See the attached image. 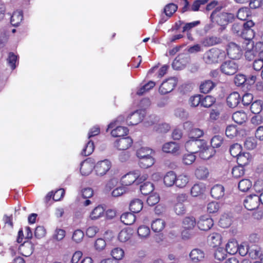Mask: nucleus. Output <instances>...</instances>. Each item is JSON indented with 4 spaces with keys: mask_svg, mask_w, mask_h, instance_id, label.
<instances>
[{
    "mask_svg": "<svg viewBox=\"0 0 263 263\" xmlns=\"http://www.w3.org/2000/svg\"><path fill=\"white\" fill-rule=\"evenodd\" d=\"M226 56V53L223 50L213 48L203 54V60L207 64H213L222 60Z\"/></svg>",
    "mask_w": 263,
    "mask_h": 263,
    "instance_id": "nucleus-1",
    "label": "nucleus"
},
{
    "mask_svg": "<svg viewBox=\"0 0 263 263\" xmlns=\"http://www.w3.org/2000/svg\"><path fill=\"white\" fill-rule=\"evenodd\" d=\"M189 181V178L187 176L185 175H180L176 176L175 185L179 188L184 187Z\"/></svg>",
    "mask_w": 263,
    "mask_h": 263,
    "instance_id": "nucleus-35",
    "label": "nucleus"
},
{
    "mask_svg": "<svg viewBox=\"0 0 263 263\" xmlns=\"http://www.w3.org/2000/svg\"><path fill=\"white\" fill-rule=\"evenodd\" d=\"M23 18V12L16 11L13 13L11 16L10 22L13 26H17L22 21Z\"/></svg>",
    "mask_w": 263,
    "mask_h": 263,
    "instance_id": "nucleus-32",
    "label": "nucleus"
},
{
    "mask_svg": "<svg viewBox=\"0 0 263 263\" xmlns=\"http://www.w3.org/2000/svg\"><path fill=\"white\" fill-rule=\"evenodd\" d=\"M104 209L101 206L96 207L90 213V218L91 220H97L102 217L104 215Z\"/></svg>",
    "mask_w": 263,
    "mask_h": 263,
    "instance_id": "nucleus-37",
    "label": "nucleus"
},
{
    "mask_svg": "<svg viewBox=\"0 0 263 263\" xmlns=\"http://www.w3.org/2000/svg\"><path fill=\"white\" fill-rule=\"evenodd\" d=\"M205 142L203 140L190 139L186 142L185 147L187 152L195 154L201 151V148L205 147Z\"/></svg>",
    "mask_w": 263,
    "mask_h": 263,
    "instance_id": "nucleus-4",
    "label": "nucleus"
},
{
    "mask_svg": "<svg viewBox=\"0 0 263 263\" xmlns=\"http://www.w3.org/2000/svg\"><path fill=\"white\" fill-rule=\"evenodd\" d=\"M153 151L152 149L147 147H142L137 151L136 155L140 159L144 157L152 156Z\"/></svg>",
    "mask_w": 263,
    "mask_h": 263,
    "instance_id": "nucleus-39",
    "label": "nucleus"
},
{
    "mask_svg": "<svg viewBox=\"0 0 263 263\" xmlns=\"http://www.w3.org/2000/svg\"><path fill=\"white\" fill-rule=\"evenodd\" d=\"M257 145V143L256 139L252 137L248 138L245 143V147L249 150H253L255 149Z\"/></svg>",
    "mask_w": 263,
    "mask_h": 263,
    "instance_id": "nucleus-51",
    "label": "nucleus"
},
{
    "mask_svg": "<svg viewBox=\"0 0 263 263\" xmlns=\"http://www.w3.org/2000/svg\"><path fill=\"white\" fill-rule=\"evenodd\" d=\"M95 146L93 142L89 140L83 149L81 155L84 156H87L91 155L94 151Z\"/></svg>",
    "mask_w": 263,
    "mask_h": 263,
    "instance_id": "nucleus-47",
    "label": "nucleus"
},
{
    "mask_svg": "<svg viewBox=\"0 0 263 263\" xmlns=\"http://www.w3.org/2000/svg\"><path fill=\"white\" fill-rule=\"evenodd\" d=\"M249 154L247 153L240 154L237 157V162L239 166L243 167L244 166L247 165L249 162Z\"/></svg>",
    "mask_w": 263,
    "mask_h": 263,
    "instance_id": "nucleus-43",
    "label": "nucleus"
},
{
    "mask_svg": "<svg viewBox=\"0 0 263 263\" xmlns=\"http://www.w3.org/2000/svg\"><path fill=\"white\" fill-rule=\"evenodd\" d=\"M17 60V55H15L13 52H10L9 53L7 62L12 70L14 69L16 67L15 64Z\"/></svg>",
    "mask_w": 263,
    "mask_h": 263,
    "instance_id": "nucleus-61",
    "label": "nucleus"
},
{
    "mask_svg": "<svg viewBox=\"0 0 263 263\" xmlns=\"http://www.w3.org/2000/svg\"><path fill=\"white\" fill-rule=\"evenodd\" d=\"M184 229H193L196 224L195 218L194 217H186L182 221Z\"/></svg>",
    "mask_w": 263,
    "mask_h": 263,
    "instance_id": "nucleus-38",
    "label": "nucleus"
},
{
    "mask_svg": "<svg viewBox=\"0 0 263 263\" xmlns=\"http://www.w3.org/2000/svg\"><path fill=\"white\" fill-rule=\"evenodd\" d=\"M139 165L143 168H147L152 166L155 163L154 159L152 156L144 157L139 159Z\"/></svg>",
    "mask_w": 263,
    "mask_h": 263,
    "instance_id": "nucleus-34",
    "label": "nucleus"
},
{
    "mask_svg": "<svg viewBox=\"0 0 263 263\" xmlns=\"http://www.w3.org/2000/svg\"><path fill=\"white\" fill-rule=\"evenodd\" d=\"M194 153L185 154L183 157V162L186 165L192 164L196 159V157Z\"/></svg>",
    "mask_w": 263,
    "mask_h": 263,
    "instance_id": "nucleus-63",
    "label": "nucleus"
},
{
    "mask_svg": "<svg viewBox=\"0 0 263 263\" xmlns=\"http://www.w3.org/2000/svg\"><path fill=\"white\" fill-rule=\"evenodd\" d=\"M245 173L244 168L241 166H236L232 170V174L233 177L235 178H239L242 176Z\"/></svg>",
    "mask_w": 263,
    "mask_h": 263,
    "instance_id": "nucleus-57",
    "label": "nucleus"
},
{
    "mask_svg": "<svg viewBox=\"0 0 263 263\" xmlns=\"http://www.w3.org/2000/svg\"><path fill=\"white\" fill-rule=\"evenodd\" d=\"M252 186V182L249 179H242L238 183V187L243 192L248 191Z\"/></svg>",
    "mask_w": 263,
    "mask_h": 263,
    "instance_id": "nucleus-46",
    "label": "nucleus"
},
{
    "mask_svg": "<svg viewBox=\"0 0 263 263\" xmlns=\"http://www.w3.org/2000/svg\"><path fill=\"white\" fill-rule=\"evenodd\" d=\"M165 225V221L161 219H157L153 221L151 227L155 232H159L163 230Z\"/></svg>",
    "mask_w": 263,
    "mask_h": 263,
    "instance_id": "nucleus-31",
    "label": "nucleus"
},
{
    "mask_svg": "<svg viewBox=\"0 0 263 263\" xmlns=\"http://www.w3.org/2000/svg\"><path fill=\"white\" fill-rule=\"evenodd\" d=\"M133 143V140L129 137L121 138L116 141L115 147L120 151L126 150Z\"/></svg>",
    "mask_w": 263,
    "mask_h": 263,
    "instance_id": "nucleus-12",
    "label": "nucleus"
},
{
    "mask_svg": "<svg viewBox=\"0 0 263 263\" xmlns=\"http://www.w3.org/2000/svg\"><path fill=\"white\" fill-rule=\"evenodd\" d=\"M84 236L83 232L80 229H78L73 232L72 238L74 241L79 243L82 240Z\"/></svg>",
    "mask_w": 263,
    "mask_h": 263,
    "instance_id": "nucleus-62",
    "label": "nucleus"
},
{
    "mask_svg": "<svg viewBox=\"0 0 263 263\" xmlns=\"http://www.w3.org/2000/svg\"><path fill=\"white\" fill-rule=\"evenodd\" d=\"M145 111L143 110H137L130 114L126 120L128 125H135L140 123L144 118Z\"/></svg>",
    "mask_w": 263,
    "mask_h": 263,
    "instance_id": "nucleus-9",
    "label": "nucleus"
},
{
    "mask_svg": "<svg viewBox=\"0 0 263 263\" xmlns=\"http://www.w3.org/2000/svg\"><path fill=\"white\" fill-rule=\"evenodd\" d=\"M116 127L111 132V134L113 137H121L127 134L128 129L127 127L120 125H116Z\"/></svg>",
    "mask_w": 263,
    "mask_h": 263,
    "instance_id": "nucleus-30",
    "label": "nucleus"
},
{
    "mask_svg": "<svg viewBox=\"0 0 263 263\" xmlns=\"http://www.w3.org/2000/svg\"><path fill=\"white\" fill-rule=\"evenodd\" d=\"M227 251L222 248L217 249L214 253L215 258L218 260H223L227 256Z\"/></svg>",
    "mask_w": 263,
    "mask_h": 263,
    "instance_id": "nucleus-58",
    "label": "nucleus"
},
{
    "mask_svg": "<svg viewBox=\"0 0 263 263\" xmlns=\"http://www.w3.org/2000/svg\"><path fill=\"white\" fill-rule=\"evenodd\" d=\"M245 207L249 211H252L256 209L259 205L258 195L251 194L246 197L243 201Z\"/></svg>",
    "mask_w": 263,
    "mask_h": 263,
    "instance_id": "nucleus-10",
    "label": "nucleus"
},
{
    "mask_svg": "<svg viewBox=\"0 0 263 263\" xmlns=\"http://www.w3.org/2000/svg\"><path fill=\"white\" fill-rule=\"evenodd\" d=\"M179 149L178 144L174 142H170L164 144L162 147L164 152L167 153L176 154Z\"/></svg>",
    "mask_w": 263,
    "mask_h": 263,
    "instance_id": "nucleus-19",
    "label": "nucleus"
},
{
    "mask_svg": "<svg viewBox=\"0 0 263 263\" xmlns=\"http://www.w3.org/2000/svg\"><path fill=\"white\" fill-rule=\"evenodd\" d=\"M215 84L211 80H206L201 84L200 89L201 92L207 93L215 87Z\"/></svg>",
    "mask_w": 263,
    "mask_h": 263,
    "instance_id": "nucleus-36",
    "label": "nucleus"
},
{
    "mask_svg": "<svg viewBox=\"0 0 263 263\" xmlns=\"http://www.w3.org/2000/svg\"><path fill=\"white\" fill-rule=\"evenodd\" d=\"M202 96L200 95H195L190 97L189 99V103L192 107H196L201 104V97Z\"/></svg>",
    "mask_w": 263,
    "mask_h": 263,
    "instance_id": "nucleus-60",
    "label": "nucleus"
},
{
    "mask_svg": "<svg viewBox=\"0 0 263 263\" xmlns=\"http://www.w3.org/2000/svg\"><path fill=\"white\" fill-rule=\"evenodd\" d=\"M200 157L204 160L210 159L214 155V149L207 145L205 142V146L204 148H201V151L199 152Z\"/></svg>",
    "mask_w": 263,
    "mask_h": 263,
    "instance_id": "nucleus-24",
    "label": "nucleus"
},
{
    "mask_svg": "<svg viewBox=\"0 0 263 263\" xmlns=\"http://www.w3.org/2000/svg\"><path fill=\"white\" fill-rule=\"evenodd\" d=\"M210 18L213 23H216L220 26H224L234 18V15L230 13L220 12L217 9L213 11Z\"/></svg>",
    "mask_w": 263,
    "mask_h": 263,
    "instance_id": "nucleus-2",
    "label": "nucleus"
},
{
    "mask_svg": "<svg viewBox=\"0 0 263 263\" xmlns=\"http://www.w3.org/2000/svg\"><path fill=\"white\" fill-rule=\"evenodd\" d=\"M216 101L214 97L211 96H206L204 97H201V106L204 107H211Z\"/></svg>",
    "mask_w": 263,
    "mask_h": 263,
    "instance_id": "nucleus-44",
    "label": "nucleus"
},
{
    "mask_svg": "<svg viewBox=\"0 0 263 263\" xmlns=\"http://www.w3.org/2000/svg\"><path fill=\"white\" fill-rule=\"evenodd\" d=\"M203 131L199 128H193L190 133V138L199 139L203 135Z\"/></svg>",
    "mask_w": 263,
    "mask_h": 263,
    "instance_id": "nucleus-59",
    "label": "nucleus"
},
{
    "mask_svg": "<svg viewBox=\"0 0 263 263\" xmlns=\"http://www.w3.org/2000/svg\"><path fill=\"white\" fill-rule=\"evenodd\" d=\"M137 233L140 237L146 238L150 234V229L146 226H141L138 228Z\"/></svg>",
    "mask_w": 263,
    "mask_h": 263,
    "instance_id": "nucleus-53",
    "label": "nucleus"
},
{
    "mask_svg": "<svg viewBox=\"0 0 263 263\" xmlns=\"http://www.w3.org/2000/svg\"><path fill=\"white\" fill-rule=\"evenodd\" d=\"M176 179V174L173 171H170L164 176L163 182L166 186L171 187L175 184Z\"/></svg>",
    "mask_w": 263,
    "mask_h": 263,
    "instance_id": "nucleus-18",
    "label": "nucleus"
},
{
    "mask_svg": "<svg viewBox=\"0 0 263 263\" xmlns=\"http://www.w3.org/2000/svg\"><path fill=\"white\" fill-rule=\"evenodd\" d=\"M124 255L123 250L120 248H115L111 250V255L116 260L121 259Z\"/></svg>",
    "mask_w": 263,
    "mask_h": 263,
    "instance_id": "nucleus-52",
    "label": "nucleus"
},
{
    "mask_svg": "<svg viewBox=\"0 0 263 263\" xmlns=\"http://www.w3.org/2000/svg\"><path fill=\"white\" fill-rule=\"evenodd\" d=\"M205 190V186L202 183L194 184L191 190V195L194 197H197L202 194Z\"/></svg>",
    "mask_w": 263,
    "mask_h": 263,
    "instance_id": "nucleus-33",
    "label": "nucleus"
},
{
    "mask_svg": "<svg viewBox=\"0 0 263 263\" xmlns=\"http://www.w3.org/2000/svg\"><path fill=\"white\" fill-rule=\"evenodd\" d=\"M221 39L216 36H208L203 39L202 44L205 46H212L221 43Z\"/></svg>",
    "mask_w": 263,
    "mask_h": 263,
    "instance_id": "nucleus-20",
    "label": "nucleus"
},
{
    "mask_svg": "<svg viewBox=\"0 0 263 263\" xmlns=\"http://www.w3.org/2000/svg\"><path fill=\"white\" fill-rule=\"evenodd\" d=\"M154 190V186L151 182H145L140 186V191L143 195H147Z\"/></svg>",
    "mask_w": 263,
    "mask_h": 263,
    "instance_id": "nucleus-40",
    "label": "nucleus"
},
{
    "mask_svg": "<svg viewBox=\"0 0 263 263\" xmlns=\"http://www.w3.org/2000/svg\"><path fill=\"white\" fill-rule=\"evenodd\" d=\"M95 167L90 162L84 161L81 164L80 172L82 175L87 176L91 173Z\"/></svg>",
    "mask_w": 263,
    "mask_h": 263,
    "instance_id": "nucleus-27",
    "label": "nucleus"
},
{
    "mask_svg": "<svg viewBox=\"0 0 263 263\" xmlns=\"http://www.w3.org/2000/svg\"><path fill=\"white\" fill-rule=\"evenodd\" d=\"M159 121L158 117L155 115H152L149 117L148 120L146 122V126H150L156 124L154 126V129L156 131L159 133H166L170 130V126L169 124L165 123H162L157 124Z\"/></svg>",
    "mask_w": 263,
    "mask_h": 263,
    "instance_id": "nucleus-5",
    "label": "nucleus"
},
{
    "mask_svg": "<svg viewBox=\"0 0 263 263\" xmlns=\"http://www.w3.org/2000/svg\"><path fill=\"white\" fill-rule=\"evenodd\" d=\"M197 224L200 230L208 231L212 227L214 222L212 218L203 216L200 217Z\"/></svg>",
    "mask_w": 263,
    "mask_h": 263,
    "instance_id": "nucleus-13",
    "label": "nucleus"
},
{
    "mask_svg": "<svg viewBox=\"0 0 263 263\" xmlns=\"http://www.w3.org/2000/svg\"><path fill=\"white\" fill-rule=\"evenodd\" d=\"M238 132L237 126L233 125L228 126L226 129V136L231 139L236 136Z\"/></svg>",
    "mask_w": 263,
    "mask_h": 263,
    "instance_id": "nucleus-50",
    "label": "nucleus"
},
{
    "mask_svg": "<svg viewBox=\"0 0 263 263\" xmlns=\"http://www.w3.org/2000/svg\"><path fill=\"white\" fill-rule=\"evenodd\" d=\"M120 219L124 224L131 225L135 222L136 217L133 212H126L122 214Z\"/></svg>",
    "mask_w": 263,
    "mask_h": 263,
    "instance_id": "nucleus-21",
    "label": "nucleus"
},
{
    "mask_svg": "<svg viewBox=\"0 0 263 263\" xmlns=\"http://www.w3.org/2000/svg\"><path fill=\"white\" fill-rule=\"evenodd\" d=\"M227 50L228 57L232 59H239L242 54L240 46L233 42L228 44Z\"/></svg>",
    "mask_w": 263,
    "mask_h": 263,
    "instance_id": "nucleus-8",
    "label": "nucleus"
},
{
    "mask_svg": "<svg viewBox=\"0 0 263 263\" xmlns=\"http://www.w3.org/2000/svg\"><path fill=\"white\" fill-rule=\"evenodd\" d=\"M260 248L256 245H249L248 255L252 259H257L261 253Z\"/></svg>",
    "mask_w": 263,
    "mask_h": 263,
    "instance_id": "nucleus-23",
    "label": "nucleus"
},
{
    "mask_svg": "<svg viewBox=\"0 0 263 263\" xmlns=\"http://www.w3.org/2000/svg\"><path fill=\"white\" fill-rule=\"evenodd\" d=\"M132 236L130 231L127 229H123L120 231L118 235V239L121 242H126Z\"/></svg>",
    "mask_w": 263,
    "mask_h": 263,
    "instance_id": "nucleus-49",
    "label": "nucleus"
},
{
    "mask_svg": "<svg viewBox=\"0 0 263 263\" xmlns=\"http://www.w3.org/2000/svg\"><path fill=\"white\" fill-rule=\"evenodd\" d=\"M178 6L173 4L170 3L165 6L164 12L168 17H171L177 10Z\"/></svg>",
    "mask_w": 263,
    "mask_h": 263,
    "instance_id": "nucleus-48",
    "label": "nucleus"
},
{
    "mask_svg": "<svg viewBox=\"0 0 263 263\" xmlns=\"http://www.w3.org/2000/svg\"><path fill=\"white\" fill-rule=\"evenodd\" d=\"M241 97L237 92H233L230 93L227 98V103L230 108L236 107L240 103Z\"/></svg>",
    "mask_w": 263,
    "mask_h": 263,
    "instance_id": "nucleus-16",
    "label": "nucleus"
},
{
    "mask_svg": "<svg viewBox=\"0 0 263 263\" xmlns=\"http://www.w3.org/2000/svg\"><path fill=\"white\" fill-rule=\"evenodd\" d=\"M232 219L227 215H222L219 221V224L221 227L228 228L232 223Z\"/></svg>",
    "mask_w": 263,
    "mask_h": 263,
    "instance_id": "nucleus-55",
    "label": "nucleus"
},
{
    "mask_svg": "<svg viewBox=\"0 0 263 263\" xmlns=\"http://www.w3.org/2000/svg\"><path fill=\"white\" fill-rule=\"evenodd\" d=\"M223 141V139L221 136L216 135L214 136L211 140V144L213 148L219 147L221 145Z\"/></svg>",
    "mask_w": 263,
    "mask_h": 263,
    "instance_id": "nucleus-56",
    "label": "nucleus"
},
{
    "mask_svg": "<svg viewBox=\"0 0 263 263\" xmlns=\"http://www.w3.org/2000/svg\"><path fill=\"white\" fill-rule=\"evenodd\" d=\"M111 166V163L107 159L99 161L95 166L97 175L103 176L110 170Z\"/></svg>",
    "mask_w": 263,
    "mask_h": 263,
    "instance_id": "nucleus-11",
    "label": "nucleus"
},
{
    "mask_svg": "<svg viewBox=\"0 0 263 263\" xmlns=\"http://www.w3.org/2000/svg\"><path fill=\"white\" fill-rule=\"evenodd\" d=\"M241 146L238 143L232 145L230 148V153L234 157H237L241 154Z\"/></svg>",
    "mask_w": 263,
    "mask_h": 263,
    "instance_id": "nucleus-54",
    "label": "nucleus"
},
{
    "mask_svg": "<svg viewBox=\"0 0 263 263\" xmlns=\"http://www.w3.org/2000/svg\"><path fill=\"white\" fill-rule=\"evenodd\" d=\"M19 250L23 255L28 256L33 252V246L30 242L25 241L20 246Z\"/></svg>",
    "mask_w": 263,
    "mask_h": 263,
    "instance_id": "nucleus-26",
    "label": "nucleus"
},
{
    "mask_svg": "<svg viewBox=\"0 0 263 263\" xmlns=\"http://www.w3.org/2000/svg\"><path fill=\"white\" fill-rule=\"evenodd\" d=\"M208 241L213 247H217L221 242V236L219 233H212L208 236Z\"/></svg>",
    "mask_w": 263,
    "mask_h": 263,
    "instance_id": "nucleus-29",
    "label": "nucleus"
},
{
    "mask_svg": "<svg viewBox=\"0 0 263 263\" xmlns=\"http://www.w3.org/2000/svg\"><path fill=\"white\" fill-rule=\"evenodd\" d=\"M143 202L139 199L133 200L130 203V210L133 213H139L143 208Z\"/></svg>",
    "mask_w": 263,
    "mask_h": 263,
    "instance_id": "nucleus-25",
    "label": "nucleus"
},
{
    "mask_svg": "<svg viewBox=\"0 0 263 263\" xmlns=\"http://www.w3.org/2000/svg\"><path fill=\"white\" fill-rule=\"evenodd\" d=\"M245 56L248 61H252L258 58H263V43H256L252 49L246 51Z\"/></svg>",
    "mask_w": 263,
    "mask_h": 263,
    "instance_id": "nucleus-3",
    "label": "nucleus"
},
{
    "mask_svg": "<svg viewBox=\"0 0 263 263\" xmlns=\"http://www.w3.org/2000/svg\"><path fill=\"white\" fill-rule=\"evenodd\" d=\"M177 84V80L174 77H172L165 80L162 82L159 87V92L162 95H165L171 92Z\"/></svg>",
    "mask_w": 263,
    "mask_h": 263,
    "instance_id": "nucleus-7",
    "label": "nucleus"
},
{
    "mask_svg": "<svg viewBox=\"0 0 263 263\" xmlns=\"http://www.w3.org/2000/svg\"><path fill=\"white\" fill-rule=\"evenodd\" d=\"M250 15V10L247 7L240 8L237 12V17L241 21H245Z\"/></svg>",
    "mask_w": 263,
    "mask_h": 263,
    "instance_id": "nucleus-45",
    "label": "nucleus"
},
{
    "mask_svg": "<svg viewBox=\"0 0 263 263\" xmlns=\"http://www.w3.org/2000/svg\"><path fill=\"white\" fill-rule=\"evenodd\" d=\"M253 68L255 71H259L263 68V58L255 59L253 63Z\"/></svg>",
    "mask_w": 263,
    "mask_h": 263,
    "instance_id": "nucleus-64",
    "label": "nucleus"
},
{
    "mask_svg": "<svg viewBox=\"0 0 263 263\" xmlns=\"http://www.w3.org/2000/svg\"><path fill=\"white\" fill-rule=\"evenodd\" d=\"M138 178V171L127 173L121 178V183L123 186H128L134 182Z\"/></svg>",
    "mask_w": 263,
    "mask_h": 263,
    "instance_id": "nucleus-14",
    "label": "nucleus"
},
{
    "mask_svg": "<svg viewBox=\"0 0 263 263\" xmlns=\"http://www.w3.org/2000/svg\"><path fill=\"white\" fill-rule=\"evenodd\" d=\"M263 106V102L260 100H257L253 102L250 106V110L253 114H258L262 109Z\"/></svg>",
    "mask_w": 263,
    "mask_h": 263,
    "instance_id": "nucleus-42",
    "label": "nucleus"
},
{
    "mask_svg": "<svg viewBox=\"0 0 263 263\" xmlns=\"http://www.w3.org/2000/svg\"><path fill=\"white\" fill-rule=\"evenodd\" d=\"M212 196L215 199H219L224 194V187L220 184L214 185L211 190Z\"/></svg>",
    "mask_w": 263,
    "mask_h": 263,
    "instance_id": "nucleus-17",
    "label": "nucleus"
},
{
    "mask_svg": "<svg viewBox=\"0 0 263 263\" xmlns=\"http://www.w3.org/2000/svg\"><path fill=\"white\" fill-rule=\"evenodd\" d=\"M238 246L237 241L232 239L229 240L226 246V251L230 254H235L238 252Z\"/></svg>",
    "mask_w": 263,
    "mask_h": 263,
    "instance_id": "nucleus-22",
    "label": "nucleus"
},
{
    "mask_svg": "<svg viewBox=\"0 0 263 263\" xmlns=\"http://www.w3.org/2000/svg\"><path fill=\"white\" fill-rule=\"evenodd\" d=\"M232 119L235 122L241 124L247 120V116L244 111H238L233 114Z\"/></svg>",
    "mask_w": 263,
    "mask_h": 263,
    "instance_id": "nucleus-28",
    "label": "nucleus"
},
{
    "mask_svg": "<svg viewBox=\"0 0 263 263\" xmlns=\"http://www.w3.org/2000/svg\"><path fill=\"white\" fill-rule=\"evenodd\" d=\"M238 70V64L237 62L232 60H228L220 66L221 72L228 76H232L235 74Z\"/></svg>",
    "mask_w": 263,
    "mask_h": 263,
    "instance_id": "nucleus-6",
    "label": "nucleus"
},
{
    "mask_svg": "<svg viewBox=\"0 0 263 263\" xmlns=\"http://www.w3.org/2000/svg\"><path fill=\"white\" fill-rule=\"evenodd\" d=\"M209 175V171L206 167L201 166L198 167L195 171V175L199 179H204Z\"/></svg>",
    "mask_w": 263,
    "mask_h": 263,
    "instance_id": "nucleus-41",
    "label": "nucleus"
},
{
    "mask_svg": "<svg viewBox=\"0 0 263 263\" xmlns=\"http://www.w3.org/2000/svg\"><path fill=\"white\" fill-rule=\"evenodd\" d=\"M204 252L199 249H193L189 254L191 260L194 263H198L203 260Z\"/></svg>",
    "mask_w": 263,
    "mask_h": 263,
    "instance_id": "nucleus-15",
    "label": "nucleus"
}]
</instances>
